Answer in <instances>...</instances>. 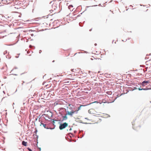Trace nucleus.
Wrapping results in <instances>:
<instances>
[{"mask_svg":"<svg viewBox=\"0 0 151 151\" xmlns=\"http://www.w3.org/2000/svg\"><path fill=\"white\" fill-rule=\"evenodd\" d=\"M19 57V56H15V58H17Z\"/></svg>","mask_w":151,"mask_h":151,"instance_id":"31","label":"nucleus"},{"mask_svg":"<svg viewBox=\"0 0 151 151\" xmlns=\"http://www.w3.org/2000/svg\"><path fill=\"white\" fill-rule=\"evenodd\" d=\"M80 123L83 124V123L82 121L80 122Z\"/></svg>","mask_w":151,"mask_h":151,"instance_id":"36","label":"nucleus"},{"mask_svg":"<svg viewBox=\"0 0 151 151\" xmlns=\"http://www.w3.org/2000/svg\"><path fill=\"white\" fill-rule=\"evenodd\" d=\"M76 111V112H75V113H76V114H77V112H78V111H77V110H76V111Z\"/></svg>","mask_w":151,"mask_h":151,"instance_id":"33","label":"nucleus"},{"mask_svg":"<svg viewBox=\"0 0 151 151\" xmlns=\"http://www.w3.org/2000/svg\"><path fill=\"white\" fill-rule=\"evenodd\" d=\"M59 113L60 114V116L63 118L62 119H60L59 120V121H60L61 122H63V121L66 120L68 119V117L65 114L64 116H63V114L62 113V112H60Z\"/></svg>","mask_w":151,"mask_h":151,"instance_id":"1","label":"nucleus"},{"mask_svg":"<svg viewBox=\"0 0 151 151\" xmlns=\"http://www.w3.org/2000/svg\"><path fill=\"white\" fill-rule=\"evenodd\" d=\"M150 82L149 81H144L142 83H140V85H141L142 86H145V85H147Z\"/></svg>","mask_w":151,"mask_h":151,"instance_id":"4","label":"nucleus"},{"mask_svg":"<svg viewBox=\"0 0 151 151\" xmlns=\"http://www.w3.org/2000/svg\"><path fill=\"white\" fill-rule=\"evenodd\" d=\"M31 35L32 36H34V34H32Z\"/></svg>","mask_w":151,"mask_h":151,"instance_id":"30","label":"nucleus"},{"mask_svg":"<svg viewBox=\"0 0 151 151\" xmlns=\"http://www.w3.org/2000/svg\"><path fill=\"white\" fill-rule=\"evenodd\" d=\"M84 106V105H81L80 106H79V107H78V108L77 110V111H78L79 110H80L81 109V107H82V106Z\"/></svg>","mask_w":151,"mask_h":151,"instance_id":"10","label":"nucleus"},{"mask_svg":"<svg viewBox=\"0 0 151 151\" xmlns=\"http://www.w3.org/2000/svg\"><path fill=\"white\" fill-rule=\"evenodd\" d=\"M38 149L39 150V151H40L41 150V149L40 147H39L38 148Z\"/></svg>","mask_w":151,"mask_h":151,"instance_id":"26","label":"nucleus"},{"mask_svg":"<svg viewBox=\"0 0 151 151\" xmlns=\"http://www.w3.org/2000/svg\"><path fill=\"white\" fill-rule=\"evenodd\" d=\"M86 10V9L83 12H82V13H81L80 14H82Z\"/></svg>","mask_w":151,"mask_h":151,"instance_id":"38","label":"nucleus"},{"mask_svg":"<svg viewBox=\"0 0 151 151\" xmlns=\"http://www.w3.org/2000/svg\"><path fill=\"white\" fill-rule=\"evenodd\" d=\"M77 54V53H76V54H75V55L76 54Z\"/></svg>","mask_w":151,"mask_h":151,"instance_id":"57","label":"nucleus"},{"mask_svg":"<svg viewBox=\"0 0 151 151\" xmlns=\"http://www.w3.org/2000/svg\"><path fill=\"white\" fill-rule=\"evenodd\" d=\"M73 7V6L72 5H69L68 6V9H70V10L71 11V8Z\"/></svg>","mask_w":151,"mask_h":151,"instance_id":"9","label":"nucleus"},{"mask_svg":"<svg viewBox=\"0 0 151 151\" xmlns=\"http://www.w3.org/2000/svg\"><path fill=\"white\" fill-rule=\"evenodd\" d=\"M36 138H37V139L38 138V136L37 135H36Z\"/></svg>","mask_w":151,"mask_h":151,"instance_id":"22","label":"nucleus"},{"mask_svg":"<svg viewBox=\"0 0 151 151\" xmlns=\"http://www.w3.org/2000/svg\"><path fill=\"white\" fill-rule=\"evenodd\" d=\"M27 142L24 141H23L22 142V145L25 146H27Z\"/></svg>","mask_w":151,"mask_h":151,"instance_id":"7","label":"nucleus"},{"mask_svg":"<svg viewBox=\"0 0 151 151\" xmlns=\"http://www.w3.org/2000/svg\"><path fill=\"white\" fill-rule=\"evenodd\" d=\"M52 120L54 121H59V120L51 119V121H52Z\"/></svg>","mask_w":151,"mask_h":151,"instance_id":"16","label":"nucleus"},{"mask_svg":"<svg viewBox=\"0 0 151 151\" xmlns=\"http://www.w3.org/2000/svg\"><path fill=\"white\" fill-rule=\"evenodd\" d=\"M23 83H24V81H23Z\"/></svg>","mask_w":151,"mask_h":151,"instance_id":"55","label":"nucleus"},{"mask_svg":"<svg viewBox=\"0 0 151 151\" xmlns=\"http://www.w3.org/2000/svg\"><path fill=\"white\" fill-rule=\"evenodd\" d=\"M135 120H133V122H132V125H133L132 128H133V129H134V127H133V124H133V123H134V122H135Z\"/></svg>","mask_w":151,"mask_h":151,"instance_id":"13","label":"nucleus"},{"mask_svg":"<svg viewBox=\"0 0 151 151\" xmlns=\"http://www.w3.org/2000/svg\"><path fill=\"white\" fill-rule=\"evenodd\" d=\"M68 125V124L66 122H64L63 123H61L60 124L59 128L60 130H62L65 128Z\"/></svg>","mask_w":151,"mask_h":151,"instance_id":"2","label":"nucleus"},{"mask_svg":"<svg viewBox=\"0 0 151 151\" xmlns=\"http://www.w3.org/2000/svg\"><path fill=\"white\" fill-rule=\"evenodd\" d=\"M130 39V38H129L128 39V40H129V39Z\"/></svg>","mask_w":151,"mask_h":151,"instance_id":"49","label":"nucleus"},{"mask_svg":"<svg viewBox=\"0 0 151 151\" xmlns=\"http://www.w3.org/2000/svg\"><path fill=\"white\" fill-rule=\"evenodd\" d=\"M70 134H71V135H72V136H73V137H74V134H73V133H71Z\"/></svg>","mask_w":151,"mask_h":151,"instance_id":"24","label":"nucleus"},{"mask_svg":"<svg viewBox=\"0 0 151 151\" xmlns=\"http://www.w3.org/2000/svg\"><path fill=\"white\" fill-rule=\"evenodd\" d=\"M137 89H138V88L137 87H134V90Z\"/></svg>","mask_w":151,"mask_h":151,"instance_id":"21","label":"nucleus"},{"mask_svg":"<svg viewBox=\"0 0 151 151\" xmlns=\"http://www.w3.org/2000/svg\"><path fill=\"white\" fill-rule=\"evenodd\" d=\"M85 119H87V118H85Z\"/></svg>","mask_w":151,"mask_h":151,"instance_id":"44","label":"nucleus"},{"mask_svg":"<svg viewBox=\"0 0 151 151\" xmlns=\"http://www.w3.org/2000/svg\"><path fill=\"white\" fill-rule=\"evenodd\" d=\"M141 86H139V88H138V89L139 90V91H141V90H148L151 89V88H147V87L145 88H141Z\"/></svg>","mask_w":151,"mask_h":151,"instance_id":"6","label":"nucleus"},{"mask_svg":"<svg viewBox=\"0 0 151 151\" xmlns=\"http://www.w3.org/2000/svg\"><path fill=\"white\" fill-rule=\"evenodd\" d=\"M72 130V129L71 128H70V129H69V130L70 131H71Z\"/></svg>","mask_w":151,"mask_h":151,"instance_id":"41","label":"nucleus"},{"mask_svg":"<svg viewBox=\"0 0 151 151\" xmlns=\"http://www.w3.org/2000/svg\"><path fill=\"white\" fill-rule=\"evenodd\" d=\"M55 62V60H53L52 61V62Z\"/></svg>","mask_w":151,"mask_h":151,"instance_id":"47","label":"nucleus"},{"mask_svg":"<svg viewBox=\"0 0 151 151\" xmlns=\"http://www.w3.org/2000/svg\"><path fill=\"white\" fill-rule=\"evenodd\" d=\"M73 70H74V69H71V71L73 72Z\"/></svg>","mask_w":151,"mask_h":151,"instance_id":"35","label":"nucleus"},{"mask_svg":"<svg viewBox=\"0 0 151 151\" xmlns=\"http://www.w3.org/2000/svg\"><path fill=\"white\" fill-rule=\"evenodd\" d=\"M12 74L14 75H15V76H17V74Z\"/></svg>","mask_w":151,"mask_h":151,"instance_id":"27","label":"nucleus"},{"mask_svg":"<svg viewBox=\"0 0 151 151\" xmlns=\"http://www.w3.org/2000/svg\"><path fill=\"white\" fill-rule=\"evenodd\" d=\"M3 93H4V91H3Z\"/></svg>","mask_w":151,"mask_h":151,"instance_id":"50","label":"nucleus"},{"mask_svg":"<svg viewBox=\"0 0 151 151\" xmlns=\"http://www.w3.org/2000/svg\"><path fill=\"white\" fill-rule=\"evenodd\" d=\"M94 45L95 46H96L97 45V44L96 43H95L94 44Z\"/></svg>","mask_w":151,"mask_h":151,"instance_id":"32","label":"nucleus"},{"mask_svg":"<svg viewBox=\"0 0 151 151\" xmlns=\"http://www.w3.org/2000/svg\"><path fill=\"white\" fill-rule=\"evenodd\" d=\"M106 93L108 95H111L112 94V92L111 91H107L106 92Z\"/></svg>","mask_w":151,"mask_h":151,"instance_id":"11","label":"nucleus"},{"mask_svg":"<svg viewBox=\"0 0 151 151\" xmlns=\"http://www.w3.org/2000/svg\"><path fill=\"white\" fill-rule=\"evenodd\" d=\"M71 79V80H73L74 79H72H72Z\"/></svg>","mask_w":151,"mask_h":151,"instance_id":"51","label":"nucleus"},{"mask_svg":"<svg viewBox=\"0 0 151 151\" xmlns=\"http://www.w3.org/2000/svg\"><path fill=\"white\" fill-rule=\"evenodd\" d=\"M13 70V69L11 71V72H12Z\"/></svg>","mask_w":151,"mask_h":151,"instance_id":"48","label":"nucleus"},{"mask_svg":"<svg viewBox=\"0 0 151 151\" xmlns=\"http://www.w3.org/2000/svg\"><path fill=\"white\" fill-rule=\"evenodd\" d=\"M6 58H7V56H6Z\"/></svg>","mask_w":151,"mask_h":151,"instance_id":"54","label":"nucleus"},{"mask_svg":"<svg viewBox=\"0 0 151 151\" xmlns=\"http://www.w3.org/2000/svg\"><path fill=\"white\" fill-rule=\"evenodd\" d=\"M41 52H42L41 50H39V53H40Z\"/></svg>","mask_w":151,"mask_h":151,"instance_id":"29","label":"nucleus"},{"mask_svg":"<svg viewBox=\"0 0 151 151\" xmlns=\"http://www.w3.org/2000/svg\"><path fill=\"white\" fill-rule=\"evenodd\" d=\"M82 23L81 22H80L79 23V25L80 26L82 27Z\"/></svg>","mask_w":151,"mask_h":151,"instance_id":"19","label":"nucleus"},{"mask_svg":"<svg viewBox=\"0 0 151 151\" xmlns=\"http://www.w3.org/2000/svg\"><path fill=\"white\" fill-rule=\"evenodd\" d=\"M51 120H48L47 119H45V123H47V124H51Z\"/></svg>","mask_w":151,"mask_h":151,"instance_id":"8","label":"nucleus"},{"mask_svg":"<svg viewBox=\"0 0 151 151\" xmlns=\"http://www.w3.org/2000/svg\"><path fill=\"white\" fill-rule=\"evenodd\" d=\"M66 83H67L68 84H70V82L69 81H68Z\"/></svg>","mask_w":151,"mask_h":151,"instance_id":"23","label":"nucleus"},{"mask_svg":"<svg viewBox=\"0 0 151 151\" xmlns=\"http://www.w3.org/2000/svg\"><path fill=\"white\" fill-rule=\"evenodd\" d=\"M7 53V50L5 51L3 53V54L4 55H5V54H6Z\"/></svg>","mask_w":151,"mask_h":151,"instance_id":"15","label":"nucleus"},{"mask_svg":"<svg viewBox=\"0 0 151 151\" xmlns=\"http://www.w3.org/2000/svg\"><path fill=\"white\" fill-rule=\"evenodd\" d=\"M84 134H83L81 137V138H82V137H83V136H84Z\"/></svg>","mask_w":151,"mask_h":151,"instance_id":"37","label":"nucleus"},{"mask_svg":"<svg viewBox=\"0 0 151 151\" xmlns=\"http://www.w3.org/2000/svg\"><path fill=\"white\" fill-rule=\"evenodd\" d=\"M32 46V45H29V46L30 47V46Z\"/></svg>","mask_w":151,"mask_h":151,"instance_id":"52","label":"nucleus"},{"mask_svg":"<svg viewBox=\"0 0 151 151\" xmlns=\"http://www.w3.org/2000/svg\"><path fill=\"white\" fill-rule=\"evenodd\" d=\"M37 132V129H36L34 132V133H35V134H36Z\"/></svg>","mask_w":151,"mask_h":151,"instance_id":"18","label":"nucleus"},{"mask_svg":"<svg viewBox=\"0 0 151 151\" xmlns=\"http://www.w3.org/2000/svg\"><path fill=\"white\" fill-rule=\"evenodd\" d=\"M140 85V83H139V84H138V85H136L135 86L138 87H139V86H140L141 85Z\"/></svg>","mask_w":151,"mask_h":151,"instance_id":"17","label":"nucleus"},{"mask_svg":"<svg viewBox=\"0 0 151 151\" xmlns=\"http://www.w3.org/2000/svg\"><path fill=\"white\" fill-rule=\"evenodd\" d=\"M24 73H22L21 74V75H22Z\"/></svg>","mask_w":151,"mask_h":151,"instance_id":"43","label":"nucleus"},{"mask_svg":"<svg viewBox=\"0 0 151 151\" xmlns=\"http://www.w3.org/2000/svg\"><path fill=\"white\" fill-rule=\"evenodd\" d=\"M17 68H17V67H15L14 68V69H17Z\"/></svg>","mask_w":151,"mask_h":151,"instance_id":"34","label":"nucleus"},{"mask_svg":"<svg viewBox=\"0 0 151 151\" xmlns=\"http://www.w3.org/2000/svg\"><path fill=\"white\" fill-rule=\"evenodd\" d=\"M1 119H0V124H1Z\"/></svg>","mask_w":151,"mask_h":151,"instance_id":"45","label":"nucleus"},{"mask_svg":"<svg viewBox=\"0 0 151 151\" xmlns=\"http://www.w3.org/2000/svg\"><path fill=\"white\" fill-rule=\"evenodd\" d=\"M91 30H92V29H90V30H89V31H91Z\"/></svg>","mask_w":151,"mask_h":151,"instance_id":"42","label":"nucleus"},{"mask_svg":"<svg viewBox=\"0 0 151 151\" xmlns=\"http://www.w3.org/2000/svg\"><path fill=\"white\" fill-rule=\"evenodd\" d=\"M52 122H50L51 123H52L54 126V127H55V121H53V120H52V121H51Z\"/></svg>","mask_w":151,"mask_h":151,"instance_id":"12","label":"nucleus"},{"mask_svg":"<svg viewBox=\"0 0 151 151\" xmlns=\"http://www.w3.org/2000/svg\"><path fill=\"white\" fill-rule=\"evenodd\" d=\"M27 149L29 150V151H32V149L29 147H27Z\"/></svg>","mask_w":151,"mask_h":151,"instance_id":"14","label":"nucleus"},{"mask_svg":"<svg viewBox=\"0 0 151 151\" xmlns=\"http://www.w3.org/2000/svg\"><path fill=\"white\" fill-rule=\"evenodd\" d=\"M13 104H14V103H13Z\"/></svg>","mask_w":151,"mask_h":151,"instance_id":"56","label":"nucleus"},{"mask_svg":"<svg viewBox=\"0 0 151 151\" xmlns=\"http://www.w3.org/2000/svg\"><path fill=\"white\" fill-rule=\"evenodd\" d=\"M63 109L65 110L66 112V115H69L70 116H72L73 114L75 113L76 112L75 111H73L72 110H71V111H66V109H65L63 108Z\"/></svg>","mask_w":151,"mask_h":151,"instance_id":"3","label":"nucleus"},{"mask_svg":"<svg viewBox=\"0 0 151 151\" xmlns=\"http://www.w3.org/2000/svg\"><path fill=\"white\" fill-rule=\"evenodd\" d=\"M80 16V15L79 14V15H78L77 17H79Z\"/></svg>","mask_w":151,"mask_h":151,"instance_id":"39","label":"nucleus"},{"mask_svg":"<svg viewBox=\"0 0 151 151\" xmlns=\"http://www.w3.org/2000/svg\"><path fill=\"white\" fill-rule=\"evenodd\" d=\"M10 58H8V59H10Z\"/></svg>","mask_w":151,"mask_h":151,"instance_id":"53","label":"nucleus"},{"mask_svg":"<svg viewBox=\"0 0 151 151\" xmlns=\"http://www.w3.org/2000/svg\"><path fill=\"white\" fill-rule=\"evenodd\" d=\"M76 132H77V131H76V130H74V133H76Z\"/></svg>","mask_w":151,"mask_h":151,"instance_id":"25","label":"nucleus"},{"mask_svg":"<svg viewBox=\"0 0 151 151\" xmlns=\"http://www.w3.org/2000/svg\"><path fill=\"white\" fill-rule=\"evenodd\" d=\"M40 123L41 124H42L45 128L47 129H53L55 128V127H54V128H52L51 127H49L48 126L47 127V124H44L42 122H41Z\"/></svg>","mask_w":151,"mask_h":151,"instance_id":"5","label":"nucleus"},{"mask_svg":"<svg viewBox=\"0 0 151 151\" xmlns=\"http://www.w3.org/2000/svg\"><path fill=\"white\" fill-rule=\"evenodd\" d=\"M88 112L89 113H90V114H91V111H90V110H89L88 111Z\"/></svg>","mask_w":151,"mask_h":151,"instance_id":"28","label":"nucleus"},{"mask_svg":"<svg viewBox=\"0 0 151 151\" xmlns=\"http://www.w3.org/2000/svg\"><path fill=\"white\" fill-rule=\"evenodd\" d=\"M114 40H113V41H112V43H113V42H114Z\"/></svg>","mask_w":151,"mask_h":151,"instance_id":"46","label":"nucleus"},{"mask_svg":"<svg viewBox=\"0 0 151 151\" xmlns=\"http://www.w3.org/2000/svg\"><path fill=\"white\" fill-rule=\"evenodd\" d=\"M83 124H91V123H86V122H85V123L83 122Z\"/></svg>","mask_w":151,"mask_h":151,"instance_id":"20","label":"nucleus"},{"mask_svg":"<svg viewBox=\"0 0 151 151\" xmlns=\"http://www.w3.org/2000/svg\"><path fill=\"white\" fill-rule=\"evenodd\" d=\"M29 31H32H32H34L32 30H30Z\"/></svg>","mask_w":151,"mask_h":151,"instance_id":"40","label":"nucleus"}]
</instances>
